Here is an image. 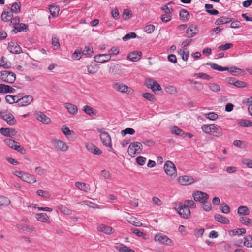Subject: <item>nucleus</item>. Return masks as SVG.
<instances>
[{
    "instance_id": "nucleus-34",
    "label": "nucleus",
    "mask_w": 252,
    "mask_h": 252,
    "mask_svg": "<svg viewBox=\"0 0 252 252\" xmlns=\"http://www.w3.org/2000/svg\"><path fill=\"white\" fill-rule=\"evenodd\" d=\"M250 210L246 206H240L237 209V213L239 215L246 216L250 214Z\"/></svg>"
},
{
    "instance_id": "nucleus-60",
    "label": "nucleus",
    "mask_w": 252,
    "mask_h": 252,
    "mask_svg": "<svg viewBox=\"0 0 252 252\" xmlns=\"http://www.w3.org/2000/svg\"><path fill=\"white\" fill-rule=\"evenodd\" d=\"M135 130L131 128H126L121 131V134L123 136L126 134L133 135L135 133Z\"/></svg>"
},
{
    "instance_id": "nucleus-57",
    "label": "nucleus",
    "mask_w": 252,
    "mask_h": 252,
    "mask_svg": "<svg viewBox=\"0 0 252 252\" xmlns=\"http://www.w3.org/2000/svg\"><path fill=\"white\" fill-rule=\"evenodd\" d=\"M185 206H187L189 209L190 208H195L196 207L195 202L191 200H186L184 202Z\"/></svg>"
},
{
    "instance_id": "nucleus-24",
    "label": "nucleus",
    "mask_w": 252,
    "mask_h": 252,
    "mask_svg": "<svg viewBox=\"0 0 252 252\" xmlns=\"http://www.w3.org/2000/svg\"><path fill=\"white\" fill-rule=\"evenodd\" d=\"M99 232H103L107 235H110L114 232L113 228L109 226L101 224L97 227Z\"/></svg>"
},
{
    "instance_id": "nucleus-53",
    "label": "nucleus",
    "mask_w": 252,
    "mask_h": 252,
    "mask_svg": "<svg viewBox=\"0 0 252 252\" xmlns=\"http://www.w3.org/2000/svg\"><path fill=\"white\" fill-rule=\"evenodd\" d=\"M201 204H202V207L204 211L208 212L211 210V204L209 201H208V200H206Z\"/></svg>"
},
{
    "instance_id": "nucleus-14",
    "label": "nucleus",
    "mask_w": 252,
    "mask_h": 252,
    "mask_svg": "<svg viewBox=\"0 0 252 252\" xmlns=\"http://www.w3.org/2000/svg\"><path fill=\"white\" fill-rule=\"evenodd\" d=\"M0 133L4 136L13 137L17 134V131L13 128H1Z\"/></svg>"
},
{
    "instance_id": "nucleus-13",
    "label": "nucleus",
    "mask_w": 252,
    "mask_h": 252,
    "mask_svg": "<svg viewBox=\"0 0 252 252\" xmlns=\"http://www.w3.org/2000/svg\"><path fill=\"white\" fill-rule=\"evenodd\" d=\"M34 115L37 120L44 124H49L51 123V119L42 112H36Z\"/></svg>"
},
{
    "instance_id": "nucleus-17",
    "label": "nucleus",
    "mask_w": 252,
    "mask_h": 252,
    "mask_svg": "<svg viewBox=\"0 0 252 252\" xmlns=\"http://www.w3.org/2000/svg\"><path fill=\"white\" fill-rule=\"evenodd\" d=\"M62 131L71 141H74L76 138V135L73 131L70 130L67 127H63Z\"/></svg>"
},
{
    "instance_id": "nucleus-7",
    "label": "nucleus",
    "mask_w": 252,
    "mask_h": 252,
    "mask_svg": "<svg viewBox=\"0 0 252 252\" xmlns=\"http://www.w3.org/2000/svg\"><path fill=\"white\" fill-rule=\"evenodd\" d=\"M113 88L121 93H125L128 94H132L134 93L133 90L126 85L123 83H115L113 85Z\"/></svg>"
},
{
    "instance_id": "nucleus-42",
    "label": "nucleus",
    "mask_w": 252,
    "mask_h": 252,
    "mask_svg": "<svg viewBox=\"0 0 252 252\" xmlns=\"http://www.w3.org/2000/svg\"><path fill=\"white\" fill-rule=\"evenodd\" d=\"M239 221L246 226H252V220L247 217H241L239 218Z\"/></svg>"
},
{
    "instance_id": "nucleus-41",
    "label": "nucleus",
    "mask_w": 252,
    "mask_h": 252,
    "mask_svg": "<svg viewBox=\"0 0 252 252\" xmlns=\"http://www.w3.org/2000/svg\"><path fill=\"white\" fill-rule=\"evenodd\" d=\"M0 66L5 69H8L11 67V63L7 62L5 58L2 56L0 58Z\"/></svg>"
},
{
    "instance_id": "nucleus-45",
    "label": "nucleus",
    "mask_w": 252,
    "mask_h": 252,
    "mask_svg": "<svg viewBox=\"0 0 252 252\" xmlns=\"http://www.w3.org/2000/svg\"><path fill=\"white\" fill-rule=\"evenodd\" d=\"M58 208L60 211V212L64 214L71 215L72 214V211L63 205H59L58 206Z\"/></svg>"
},
{
    "instance_id": "nucleus-6",
    "label": "nucleus",
    "mask_w": 252,
    "mask_h": 252,
    "mask_svg": "<svg viewBox=\"0 0 252 252\" xmlns=\"http://www.w3.org/2000/svg\"><path fill=\"white\" fill-rule=\"evenodd\" d=\"M143 146L139 142L131 143L128 149V153L131 156H134L136 154H140L142 151Z\"/></svg>"
},
{
    "instance_id": "nucleus-3",
    "label": "nucleus",
    "mask_w": 252,
    "mask_h": 252,
    "mask_svg": "<svg viewBox=\"0 0 252 252\" xmlns=\"http://www.w3.org/2000/svg\"><path fill=\"white\" fill-rule=\"evenodd\" d=\"M51 143L54 149L61 152H66L69 149V146L65 142L56 138L52 139Z\"/></svg>"
},
{
    "instance_id": "nucleus-61",
    "label": "nucleus",
    "mask_w": 252,
    "mask_h": 252,
    "mask_svg": "<svg viewBox=\"0 0 252 252\" xmlns=\"http://www.w3.org/2000/svg\"><path fill=\"white\" fill-rule=\"evenodd\" d=\"M93 53V48L89 47H85L83 51L82 52V55H85L86 57L91 56Z\"/></svg>"
},
{
    "instance_id": "nucleus-5",
    "label": "nucleus",
    "mask_w": 252,
    "mask_h": 252,
    "mask_svg": "<svg viewBox=\"0 0 252 252\" xmlns=\"http://www.w3.org/2000/svg\"><path fill=\"white\" fill-rule=\"evenodd\" d=\"M0 79L3 82L12 84L16 80V75L12 72L4 70L0 72Z\"/></svg>"
},
{
    "instance_id": "nucleus-63",
    "label": "nucleus",
    "mask_w": 252,
    "mask_h": 252,
    "mask_svg": "<svg viewBox=\"0 0 252 252\" xmlns=\"http://www.w3.org/2000/svg\"><path fill=\"white\" fill-rule=\"evenodd\" d=\"M220 209L221 211L224 214H228L230 212L229 206L225 203H222L221 204L220 206Z\"/></svg>"
},
{
    "instance_id": "nucleus-9",
    "label": "nucleus",
    "mask_w": 252,
    "mask_h": 252,
    "mask_svg": "<svg viewBox=\"0 0 252 252\" xmlns=\"http://www.w3.org/2000/svg\"><path fill=\"white\" fill-rule=\"evenodd\" d=\"M164 170L165 173L170 176H176L177 175L176 168L174 163L170 161L166 162L164 166Z\"/></svg>"
},
{
    "instance_id": "nucleus-35",
    "label": "nucleus",
    "mask_w": 252,
    "mask_h": 252,
    "mask_svg": "<svg viewBox=\"0 0 252 252\" xmlns=\"http://www.w3.org/2000/svg\"><path fill=\"white\" fill-rule=\"evenodd\" d=\"M232 18H229L225 17H220L215 22V24L216 25H220L228 23L232 21Z\"/></svg>"
},
{
    "instance_id": "nucleus-19",
    "label": "nucleus",
    "mask_w": 252,
    "mask_h": 252,
    "mask_svg": "<svg viewBox=\"0 0 252 252\" xmlns=\"http://www.w3.org/2000/svg\"><path fill=\"white\" fill-rule=\"evenodd\" d=\"M21 180L29 184H32L36 182V178L33 175L25 172L21 177Z\"/></svg>"
},
{
    "instance_id": "nucleus-31",
    "label": "nucleus",
    "mask_w": 252,
    "mask_h": 252,
    "mask_svg": "<svg viewBox=\"0 0 252 252\" xmlns=\"http://www.w3.org/2000/svg\"><path fill=\"white\" fill-rule=\"evenodd\" d=\"M214 218L218 222L222 224H228L230 222L229 219L226 217L223 216L219 214H215Z\"/></svg>"
},
{
    "instance_id": "nucleus-52",
    "label": "nucleus",
    "mask_w": 252,
    "mask_h": 252,
    "mask_svg": "<svg viewBox=\"0 0 252 252\" xmlns=\"http://www.w3.org/2000/svg\"><path fill=\"white\" fill-rule=\"evenodd\" d=\"M36 193L38 196H41L45 198H49L51 194L49 192L47 191L39 189L36 191Z\"/></svg>"
},
{
    "instance_id": "nucleus-49",
    "label": "nucleus",
    "mask_w": 252,
    "mask_h": 252,
    "mask_svg": "<svg viewBox=\"0 0 252 252\" xmlns=\"http://www.w3.org/2000/svg\"><path fill=\"white\" fill-rule=\"evenodd\" d=\"M233 145L240 148H245L247 146V143L244 141L236 140L234 141Z\"/></svg>"
},
{
    "instance_id": "nucleus-64",
    "label": "nucleus",
    "mask_w": 252,
    "mask_h": 252,
    "mask_svg": "<svg viewBox=\"0 0 252 252\" xmlns=\"http://www.w3.org/2000/svg\"><path fill=\"white\" fill-rule=\"evenodd\" d=\"M128 222L136 227H139L142 225V223L137 220L136 218H131V219L128 220Z\"/></svg>"
},
{
    "instance_id": "nucleus-47",
    "label": "nucleus",
    "mask_w": 252,
    "mask_h": 252,
    "mask_svg": "<svg viewBox=\"0 0 252 252\" xmlns=\"http://www.w3.org/2000/svg\"><path fill=\"white\" fill-rule=\"evenodd\" d=\"M20 3L15 2L12 5L11 8L9 9V10L12 13H15L17 14L20 11Z\"/></svg>"
},
{
    "instance_id": "nucleus-16",
    "label": "nucleus",
    "mask_w": 252,
    "mask_h": 252,
    "mask_svg": "<svg viewBox=\"0 0 252 252\" xmlns=\"http://www.w3.org/2000/svg\"><path fill=\"white\" fill-rule=\"evenodd\" d=\"M33 101V97L32 95H29L18 98L17 102L21 106H25L30 104Z\"/></svg>"
},
{
    "instance_id": "nucleus-56",
    "label": "nucleus",
    "mask_w": 252,
    "mask_h": 252,
    "mask_svg": "<svg viewBox=\"0 0 252 252\" xmlns=\"http://www.w3.org/2000/svg\"><path fill=\"white\" fill-rule=\"evenodd\" d=\"M10 203V201L6 197L0 195V206H7Z\"/></svg>"
},
{
    "instance_id": "nucleus-11",
    "label": "nucleus",
    "mask_w": 252,
    "mask_h": 252,
    "mask_svg": "<svg viewBox=\"0 0 252 252\" xmlns=\"http://www.w3.org/2000/svg\"><path fill=\"white\" fill-rule=\"evenodd\" d=\"M177 209L178 213L184 219L188 218L190 215V209L187 206H185L184 203L180 205Z\"/></svg>"
},
{
    "instance_id": "nucleus-15",
    "label": "nucleus",
    "mask_w": 252,
    "mask_h": 252,
    "mask_svg": "<svg viewBox=\"0 0 252 252\" xmlns=\"http://www.w3.org/2000/svg\"><path fill=\"white\" fill-rule=\"evenodd\" d=\"M178 182L182 185L187 186L193 183L194 179L191 176L184 175L179 177Z\"/></svg>"
},
{
    "instance_id": "nucleus-4",
    "label": "nucleus",
    "mask_w": 252,
    "mask_h": 252,
    "mask_svg": "<svg viewBox=\"0 0 252 252\" xmlns=\"http://www.w3.org/2000/svg\"><path fill=\"white\" fill-rule=\"evenodd\" d=\"M97 130L100 134V138L103 145L107 147L112 148L111 138L109 133L103 129H97Z\"/></svg>"
},
{
    "instance_id": "nucleus-55",
    "label": "nucleus",
    "mask_w": 252,
    "mask_h": 252,
    "mask_svg": "<svg viewBox=\"0 0 252 252\" xmlns=\"http://www.w3.org/2000/svg\"><path fill=\"white\" fill-rule=\"evenodd\" d=\"M5 145L11 148V149H14V148L15 147L17 142L11 139H6L4 141Z\"/></svg>"
},
{
    "instance_id": "nucleus-48",
    "label": "nucleus",
    "mask_w": 252,
    "mask_h": 252,
    "mask_svg": "<svg viewBox=\"0 0 252 252\" xmlns=\"http://www.w3.org/2000/svg\"><path fill=\"white\" fill-rule=\"evenodd\" d=\"M229 72L236 75L237 74H241L243 75L244 74V70L242 69L239 68L238 67H236L235 66L232 67L230 68Z\"/></svg>"
},
{
    "instance_id": "nucleus-46",
    "label": "nucleus",
    "mask_w": 252,
    "mask_h": 252,
    "mask_svg": "<svg viewBox=\"0 0 252 252\" xmlns=\"http://www.w3.org/2000/svg\"><path fill=\"white\" fill-rule=\"evenodd\" d=\"M27 28V25L24 23H20L17 26H14V29L12 30L15 33L20 32Z\"/></svg>"
},
{
    "instance_id": "nucleus-28",
    "label": "nucleus",
    "mask_w": 252,
    "mask_h": 252,
    "mask_svg": "<svg viewBox=\"0 0 252 252\" xmlns=\"http://www.w3.org/2000/svg\"><path fill=\"white\" fill-rule=\"evenodd\" d=\"M13 16V13L10 11L9 8H8L2 12L1 19L4 22H7L11 20Z\"/></svg>"
},
{
    "instance_id": "nucleus-50",
    "label": "nucleus",
    "mask_w": 252,
    "mask_h": 252,
    "mask_svg": "<svg viewBox=\"0 0 252 252\" xmlns=\"http://www.w3.org/2000/svg\"><path fill=\"white\" fill-rule=\"evenodd\" d=\"M178 52L182 56L183 60L185 61H187L188 60L189 54V52L188 50L186 49L185 50H182L181 49H180Z\"/></svg>"
},
{
    "instance_id": "nucleus-10",
    "label": "nucleus",
    "mask_w": 252,
    "mask_h": 252,
    "mask_svg": "<svg viewBox=\"0 0 252 252\" xmlns=\"http://www.w3.org/2000/svg\"><path fill=\"white\" fill-rule=\"evenodd\" d=\"M192 197L194 201L201 203L206 200L209 199V195L205 192L196 191L192 194Z\"/></svg>"
},
{
    "instance_id": "nucleus-8",
    "label": "nucleus",
    "mask_w": 252,
    "mask_h": 252,
    "mask_svg": "<svg viewBox=\"0 0 252 252\" xmlns=\"http://www.w3.org/2000/svg\"><path fill=\"white\" fill-rule=\"evenodd\" d=\"M0 117L9 125H13L16 123V120L13 115L8 111L0 112Z\"/></svg>"
},
{
    "instance_id": "nucleus-26",
    "label": "nucleus",
    "mask_w": 252,
    "mask_h": 252,
    "mask_svg": "<svg viewBox=\"0 0 252 252\" xmlns=\"http://www.w3.org/2000/svg\"><path fill=\"white\" fill-rule=\"evenodd\" d=\"M15 89L9 85H6L3 84H0V93H14Z\"/></svg>"
},
{
    "instance_id": "nucleus-23",
    "label": "nucleus",
    "mask_w": 252,
    "mask_h": 252,
    "mask_svg": "<svg viewBox=\"0 0 252 252\" xmlns=\"http://www.w3.org/2000/svg\"><path fill=\"white\" fill-rule=\"evenodd\" d=\"M142 54L141 51L130 52L128 54L127 58L132 62H137L140 59Z\"/></svg>"
},
{
    "instance_id": "nucleus-38",
    "label": "nucleus",
    "mask_w": 252,
    "mask_h": 252,
    "mask_svg": "<svg viewBox=\"0 0 252 252\" xmlns=\"http://www.w3.org/2000/svg\"><path fill=\"white\" fill-rule=\"evenodd\" d=\"M82 110L89 116H94L96 114V112L94 110L93 108L88 105L84 106L82 108Z\"/></svg>"
},
{
    "instance_id": "nucleus-12",
    "label": "nucleus",
    "mask_w": 252,
    "mask_h": 252,
    "mask_svg": "<svg viewBox=\"0 0 252 252\" xmlns=\"http://www.w3.org/2000/svg\"><path fill=\"white\" fill-rule=\"evenodd\" d=\"M145 84L148 88L151 89L154 92L159 91L161 89L159 84L154 79H148L146 80Z\"/></svg>"
},
{
    "instance_id": "nucleus-32",
    "label": "nucleus",
    "mask_w": 252,
    "mask_h": 252,
    "mask_svg": "<svg viewBox=\"0 0 252 252\" xmlns=\"http://www.w3.org/2000/svg\"><path fill=\"white\" fill-rule=\"evenodd\" d=\"M243 242V245L247 248H252V235H249L243 238V240H241L240 244Z\"/></svg>"
},
{
    "instance_id": "nucleus-21",
    "label": "nucleus",
    "mask_w": 252,
    "mask_h": 252,
    "mask_svg": "<svg viewBox=\"0 0 252 252\" xmlns=\"http://www.w3.org/2000/svg\"><path fill=\"white\" fill-rule=\"evenodd\" d=\"M111 60L110 55L107 54H99L94 57V60L95 62L104 63Z\"/></svg>"
},
{
    "instance_id": "nucleus-2",
    "label": "nucleus",
    "mask_w": 252,
    "mask_h": 252,
    "mask_svg": "<svg viewBox=\"0 0 252 252\" xmlns=\"http://www.w3.org/2000/svg\"><path fill=\"white\" fill-rule=\"evenodd\" d=\"M155 242L162 245L172 246L174 245L173 241L163 233H158L154 237Z\"/></svg>"
},
{
    "instance_id": "nucleus-43",
    "label": "nucleus",
    "mask_w": 252,
    "mask_h": 252,
    "mask_svg": "<svg viewBox=\"0 0 252 252\" xmlns=\"http://www.w3.org/2000/svg\"><path fill=\"white\" fill-rule=\"evenodd\" d=\"M203 115L206 119L212 121H215L218 118V115L214 112L205 113Z\"/></svg>"
},
{
    "instance_id": "nucleus-40",
    "label": "nucleus",
    "mask_w": 252,
    "mask_h": 252,
    "mask_svg": "<svg viewBox=\"0 0 252 252\" xmlns=\"http://www.w3.org/2000/svg\"><path fill=\"white\" fill-rule=\"evenodd\" d=\"M171 132L175 135L185 137V133L176 126H173L172 127Z\"/></svg>"
},
{
    "instance_id": "nucleus-37",
    "label": "nucleus",
    "mask_w": 252,
    "mask_h": 252,
    "mask_svg": "<svg viewBox=\"0 0 252 252\" xmlns=\"http://www.w3.org/2000/svg\"><path fill=\"white\" fill-rule=\"evenodd\" d=\"M179 15L183 22L188 21L190 17L189 12L185 9H182L180 11Z\"/></svg>"
},
{
    "instance_id": "nucleus-59",
    "label": "nucleus",
    "mask_w": 252,
    "mask_h": 252,
    "mask_svg": "<svg viewBox=\"0 0 252 252\" xmlns=\"http://www.w3.org/2000/svg\"><path fill=\"white\" fill-rule=\"evenodd\" d=\"M18 98L16 96H12L10 95H7L5 97V100L7 103L12 104L14 102H17Z\"/></svg>"
},
{
    "instance_id": "nucleus-18",
    "label": "nucleus",
    "mask_w": 252,
    "mask_h": 252,
    "mask_svg": "<svg viewBox=\"0 0 252 252\" xmlns=\"http://www.w3.org/2000/svg\"><path fill=\"white\" fill-rule=\"evenodd\" d=\"M85 147L89 152L93 154L100 155L102 153V151L92 143H86L85 144Z\"/></svg>"
},
{
    "instance_id": "nucleus-25",
    "label": "nucleus",
    "mask_w": 252,
    "mask_h": 252,
    "mask_svg": "<svg viewBox=\"0 0 252 252\" xmlns=\"http://www.w3.org/2000/svg\"><path fill=\"white\" fill-rule=\"evenodd\" d=\"M65 107L67 110L68 113L74 115L78 112V108L76 105L70 103H66L64 104Z\"/></svg>"
},
{
    "instance_id": "nucleus-51",
    "label": "nucleus",
    "mask_w": 252,
    "mask_h": 252,
    "mask_svg": "<svg viewBox=\"0 0 252 252\" xmlns=\"http://www.w3.org/2000/svg\"><path fill=\"white\" fill-rule=\"evenodd\" d=\"M190 83L193 85L194 88L199 91H201L203 89V85L199 82L191 80H190Z\"/></svg>"
},
{
    "instance_id": "nucleus-44",
    "label": "nucleus",
    "mask_w": 252,
    "mask_h": 252,
    "mask_svg": "<svg viewBox=\"0 0 252 252\" xmlns=\"http://www.w3.org/2000/svg\"><path fill=\"white\" fill-rule=\"evenodd\" d=\"M49 10L51 14L53 17H55L58 15L60 8L58 6L50 5L49 8Z\"/></svg>"
},
{
    "instance_id": "nucleus-33",
    "label": "nucleus",
    "mask_w": 252,
    "mask_h": 252,
    "mask_svg": "<svg viewBox=\"0 0 252 252\" xmlns=\"http://www.w3.org/2000/svg\"><path fill=\"white\" fill-rule=\"evenodd\" d=\"M86 68L89 74H94L99 69L97 65L94 63H91L89 65L86 66Z\"/></svg>"
},
{
    "instance_id": "nucleus-30",
    "label": "nucleus",
    "mask_w": 252,
    "mask_h": 252,
    "mask_svg": "<svg viewBox=\"0 0 252 252\" xmlns=\"http://www.w3.org/2000/svg\"><path fill=\"white\" fill-rule=\"evenodd\" d=\"M35 218L38 221L44 223H47L49 220V217L44 213H37Z\"/></svg>"
},
{
    "instance_id": "nucleus-22",
    "label": "nucleus",
    "mask_w": 252,
    "mask_h": 252,
    "mask_svg": "<svg viewBox=\"0 0 252 252\" xmlns=\"http://www.w3.org/2000/svg\"><path fill=\"white\" fill-rule=\"evenodd\" d=\"M114 248L119 252H135L134 250L129 248L122 243H116L115 245Z\"/></svg>"
},
{
    "instance_id": "nucleus-62",
    "label": "nucleus",
    "mask_w": 252,
    "mask_h": 252,
    "mask_svg": "<svg viewBox=\"0 0 252 252\" xmlns=\"http://www.w3.org/2000/svg\"><path fill=\"white\" fill-rule=\"evenodd\" d=\"M242 163L243 164L246 166L247 167L252 168V159L247 158H243L242 160Z\"/></svg>"
},
{
    "instance_id": "nucleus-54",
    "label": "nucleus",
    "mask_w": 252,
    "mask_h": 252,
    "mask_svg": "<svg viewBox=\"0 0 252 252\" xmlns=\"http://www.w3.org/2000/svg\"><path fill=\"white\" fill-rule=\"evenodd\" d=\"M208 86L210 90L214 92H218L220 90V86L216 83H210Z\"/></svg>"
},
{
    "instance_id": "nucleus-1",
    "label": "nucleus",
    "mask_w": 252,
    "mask_h": 252,
    "mask_svg": "<svg viewBox=\"0 0 252 252\" xmlns=\"http://www.w3.org/2000/svg\"><path fill=\"white\" fill-rule=\"evenodd\" d=\"M201 129L205 133L215 137H220L223 135L222 128L217 124H204L201 126Z\"/></svg>"
},
{
    "instance_id": "nucleus-20",
    "label": "nucleus",
    "mask_w": 252,
    "mask_h": 252,
    "mask_svg": "<svg viewBox=\"0 0 252 252\" xmlns=\"http://www.w3.org/2000/svg\"><path fill=\"white\" fill-rule=\"evenodd\" d=\"M8 49L11 53L14 54H18L22 52L21 47L17 43L13 42H10L8 43Z\"/></svg>"
},
{
    "instance_id": "nucleus-29",
    "label": "nucleus",
    "mask_w": 252,
    "mask_h": 252,
    "mask_svg": "<svg viewBox=\"0 0 252 252\" xmlns=\"http://www.w3.org/2000/svg\"><path fill=\"white\" fill-rule=\"evenodd\" d=\"M75 186L80 190L87 192L90 190V186L84 182H76Z\"/></svg>"
},
{
    "instance_id": "nucleus-39",
    "label": "nucleus",
    "mask_w": 252,
    "mask_h": 252,
    "mask_svg": "<svg viewBox=\"0 0 252 252\" xmlns=\"http://www.w3.org/2000/svg\"><path fill=\"white\" fill-rule=\"evenodd\" d=\"M213 6L212 4H206L205 5V8L206 9V11L211 15H216L219 13V11L217 10L213 9Z\"/></svg>"
},
{
    "instance_id": "nucleus-36",
    "label": "nucleus",
    "mask_w": 252,
    "mask_h": 252,
    "mask_svg": "<svg viewBox=\"0 0 252 252\" xmlns=\"http://www.w3.org/2000/svg\"><path fill=\"white\" fill-rule=\"evenodd\" d=\"M196 29L193 25H191L186 30V36L189 38L192 37L195 35L196 33Z\"/></svg>"
},
{
    "instance_id": "nucleus-27",
    "label": "nucleus",
    "mask_w": 252,
    "mask_h": 252,
    "mask_svg": "<svg viewBox=\"0 0 252 252\" xmlns=\"http://www.w3.org/2000/svg\"><path fill=\"white\" fill-rule=\"evenodd\" d=\"M236 124L239 126L243 127H250L252 126V122L245 119L237 120Z\"/></svg>"
},
{
    "instance_id": "nucleus-58",
    "label": "nucleus",
    "mask_w": 252,
    "mask_h": 252,
    "mask_svg": "<svg viewBox=\"0 0 252 252\" xmlns=\"http://www.w3.org/2000/svg\"><path fill=\"white\" fill-rule=\"evenodd\" d=\"M142 96L144 98L150 101L154 102L156 100V98L154 95L150 93H143L142 94Z\"/></svg>"
}]
</instances>
